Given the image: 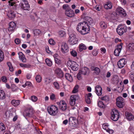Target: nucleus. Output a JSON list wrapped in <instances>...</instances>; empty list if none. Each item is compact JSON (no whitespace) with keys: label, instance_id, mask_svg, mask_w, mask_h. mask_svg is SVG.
I'll return each instance as SVG.
<instances>
[{"label":"nucleus","instance_id":"21","mask_svg":"<svg viewBox=\"0 0 134 134\" xmlns=\"http://www.w3.org/2000/svg\"><path fill=\"white\" fill-rule=\"evenodd\" d=\"M55 73L58 78H61L64 75L63 72L62 70L59 68L57 69L56 70Z\"/></svg>","mask_w":134,"mask_h":134},{"label":"nucleus","instance_id":"49","mask_svg":"<svg viewBox=\"0 0 134 134\" xmlns=\"http://www.w3.org/2000/svg\"><path fill=\"white\" fill-rule=\"evenodd\" d=\"M70 53L72 55L75 57L77 55V53L74 50H72L70 52Z\"/></svg>","mask_w":134,"mask_h":134},{"label":"nucleus","instance_id":"7","mask_svg":"<svg viewBox=\"0 0 134 134\" xmlns=\"http://www.w3.org/2000/svg\"><path fill=\"white\" fill-rule=\"evenodd\" d=\"M67 65L70 67L74 71H76L78 70V65L77 63L73 61H68L67 63Z\"/></svg>","mask_w":134,"mask_h":134},{"label":"nucleus","instance_id":"9","mask_svg":"<svg viewBox=\"0 0 134 134\" xmlns=\"http://www.w3.org/2000/svg\"><path fill=\"white\" fill-rule=\"evenodd\" d=\"M57 104L59 105V108L63 111L65 110L67 108L66 104L64 100H61L60 102H57Z\"/></svg>","mask_w":134,"mask_h":134},{"label":"nucleus","instance_id":"16","mask_svg":"<svg viewBox=\"0 0 134 134\" xmlns=\"http://www.w3.org/2000/svg\"><path fill=\"white\" fill-rule=\"evenodd\" d=\"M126 59L122 58L120 59L118 63V65L120 68H122L124 67L126 63Z\"/></svg>","mask_w":134,"mask_h":134},{"label":"nucleus","instance_id":"35","mask_svg":"<svg viewBox=\"0 0 134 134\" xmlns=\"http://www.w3.org/2000/svg\"><path fill=\"white\" fill-rule=\"evenodd\" d=\"M20 66L21 67L28 68L30 67V65L29 64H25L24 63H20Z\"/></svg>","mask_w":134,"mask_h":134},{"label":"nucleus","instance_id":"10","mask_svg":"<svg viewBox=\"0 0 134 134\" xmlns=\"http://www.w3.org/2000/svg\"><path fill=\"white\" fill-rule=\"evenodd\" d=\"M116 105L119 108H122L124 105V99L121 97H118L116 99Z\"/></svg>","mask_w":134,"mask_h":134},{"label":"nucleus","instance_id":"56","mask_svg":"<svg viewBox=\"0 0 134 134\" xmlns=\"http://www.w3.org/2000/svg\"><path fill=\"white\" fill-rule=\"evenodd\" d=\"M55 62L57 64H59L60 63V61L57 58H55Z\"/></svg>","mask_w":134,"mask_h":134},{"label":"nucleus","instance_id":"23","mask_svg":"<svg viewBox=\"0 0 134 134\" xmlns=\"http://www.w3.org/2000/svg\"><path fill=\"white\" fill-rule=\"evenodd\" d=\"M19 58L20 59L23 63H25L26 61V59L25 55L21 52H19L18 53Z\"/></svg>","mask_w":134,"mask_h":134},{"label":"nucleus","instance_id":"17","mask_svg":"<svg viewBox=\"0 0 134 134\" xmlns=\"http://www.w3.org/2000/svg\"><path fill=\"white\" fill-rule=\"evenodd\" d=\"M65 14L67 16L69 17H72L74 15V11L72 10L70 8H69L66 10Z\"/></svg>","mask_w":134,"mask_h":134},{"label":"nucleus","instance_id":"26","mask_svg":"<svg viewBox=\"0 0 134 134\" xmlns=\"http://www.w3.org/2000/svg\"><path fill=\"white\" fill-rule=\"evenodd\" d=\"M7 15L9 18L10 19L14 18L15 17V14L13 10L9 11Z\"/></svg>","mask_w":134,"mask_h":134},{"label":"nucleus","instance_id":"4","mask_svg":"<svg viewBox=\"0 0 134 134\" xmlns=\"http://www.w3.org/2000/svg\"><path fill=\"white\" fill-rule=\"evenodd\" d=\"M111 114V118L112 120L115 121L118 120L119 117V114L118 110L115 109H113Z\"/></svg>","mask_w":134,"mask_h":134},{"label":"nucleus","instance_id":"12","mask_svg":"<svg viewBox=\"0 0 134 134\" xmlns=\"http://www.w3.org/2000/svg\"><path fill=\"white\" fill-rule=\"evenodd\" d=\"M123 44V43H121L120 44H118L117 46V48L115 50L114 52V54L115 56H118L119 55L121 50L122 49Z\"/></svg>","mask_w":134,"mask_h":134},{"label":"nucleus","instance_id":"5","mask_svg":"<svg viewBox=\"0 0 134 134\" xmlns=\"http://www.w3.org/2000/svg\"><path fill=\"white\" fill-rule=\"evenodd\" d=\"M49 113L52 115H55L58 111V108L55 106L52 105L48 108Z\"/></svg>","mask_w":134,"mask_h":134},{"label":"nucleus","instance_id":"39","mask_svg":"<svg viewBox=\"0 0 134 134\" xmlns=\"http://www.w3.org/2000/svg\"><path fill=\"white\" fill-rule=\"evenodd\" d=\"M58 34L60 37H64L65 36V32L63 30L60 31H59Z\"/></svg>","mask_w":134,"mask_h":134},{"label":"nucleus","instance_id":"59","mask_svg":"<svg viewBox=\"0 0 134 134\" xmlns=\"http://www.w3.org/2000/svg\"><path fill=\"white\" fill-rule=\"evenodd\" d=\"M8 2L9 3V5L11 6H13L14 5V6L15 7V3L14 2H11L10 1H9Z\"/></svg>","mask_w":134,"mask_h":134},{"label":"nucleus","instance_id":"51","mask_svg":"<svg viewBox=\"0 0 134 134\" xmlns=\"http://www.w3.org/2000/svg\"><path fill=\"white\" fill-rule=\"evenodd\" d=\"M1 80L3 82L5 83L6 82L7 80V77L4 76H3L2 77Z\"/></svg>","mask_w":134,"mask_h":134},{"label":"nucleus","instance_id":"53","mask_svg":"<svg viewBox=\"0 0 134 134\" xmlns=\"http://www.w3.org/2000/svg\"><path fill=\"white\" fill-rule=\"evenodd\" d=\"M92 54L94 56H96L98 54V51L96 49H94L92 52Z\"/></svg>","mask_w":134,"mask_h":134},{"label":"nucleus","instance_id":"34","mask_svg":"<svg viewBox=\"0 0 134 134\" xmlns=\"http://www.w3.org/2000/svg\"><path fill=\"white\" fill-rule=\"evenodd\" d=\"M78 85H76L74 87L72 91V92L73 93H76L78 91V89L79 88Z\"/></svg>","mask_w":134,"mask_h":134},{"label":"nucleus","instance_id":"63","mask_svg":"<svg viewBox=\"0 0 134 134\" xmlns=\"http://www.w3.org/2000/svg\"><path fill=\"white\" fill-rule=\"evenodd\" d=\"M120 1L122 4H125L126 3V1L125 0H120Z\"/></svg>","mask_w":134,"mask_h":134},{"label":"nucleus","instance_id":"58","mask_svg":"<svg viewBox=\"0 0 134 134\" xmlns=\"http://www.w3.org/2000/svg\"><path fill=\"white\" fill-rule=\"evenodd\" d=\"M101 51V53H105L106 52V50L105 48H102L100 49Z\"/></svg>","mask_w":134,"mask_h":134},{"label":"nucleus","instance_id":"44","mask_svg":"<svg viewBox=\"0 0 134 134\" xmlns=\"http://www.w3.org/2000/svg\"><path fill=\"white\" fill-rule=\"evenodd\" d=\"M4 55L2 51L0 50V62L2 61L4 59Z\"/></svg>","mask_w":134,"mask_h":134},{"label":"nucleus","instance_id":"6","mask_svg":"<svg viewBox=\"0 0 134 134\" xmlns=\"http://www.w3.org/2000/svg\"><path fill=\"white\" fill-rule=\"evenodd\" d=\"M20 5L21 8L23 10H30V5L28 3L27 1L26 0H23L20 3Z\"/></svg>","mask_w":134,"mask_h":134},{"label":"nucleus","instance_id":"13","mask_svg":"<svg viewBox=\"0 0 134 134\" xmlns=\"http://www.w3.org/2000/svg\"><path fill=\"white\" fill-rule=\"evenodd\" d=\"M62 52L64 54L67 53L69 51V48L67 44L65 42L63 43L61 47Z\"/></svg>","mask_w":134,"mask_h":134},{"label":"nucleus","instance_id":"37","mask_svg":"<svg viewBox=\"0 0 134 134\" xmlns=\"http://www.w3.org/2000/svg\"><path fill=\"white\" fill-rule=\"evenodd\" d=\"M97 105L99 107L101 108H104L105 107V105L103 104V103L100 100L98 101Z\"/></svg>","mask_w":134,"mask_h":134},{"label":"nucleus","instance_id":"15","mask_svg":"<svg viewBox=\"0 0 134 134\" xmlns=\"http://www.w3.org/2000/svg\"><path fill=\"white\" fill-rule=\"evenodd\" d=\"M32 110L31 109H27L24 112L23 115L25 117H30L32 116Z\"/></svg>","mask_w":134,"mask_h":134},{"label":"nucleus","instance_id":"32","mask_svg":"<svg viewBox=\"0 0 134 134\" xmlns=\"http://www.w3.org/2000/svg\"><path fill=\"white\" fill-rule=\"evenodd\" d=\"M127 47L129 49L132 50L134 49V43L133 42H130L129 43H127Z\"/></svg>","mask_w":134,"mask_h":134},{"label":"nucleus","instance_id":"46","mask_svg":"<svg viewBox=\"0 0 134 134\" xmlns=\"http://www.w3.org/2000/svg\"><path fill=\"white\" fill-rule=\"evenodd\" d=\"M52 81V80L50 78H46L45 79V83L46 84H48Z\"/></svg>","mask_w":134,"mask_h":134},{"label":"nucleus","instance_id":"60","mask_svg":"<svg viewBox=\"0 0 134 134\" xmlns=\"http://www.w3.org/2000/svg\"><path fill=\"white\" fill-rule=\"evenodd\" d=\"M123 89V88H122V87H119L118 88L117 90L119 92H121L122 91Z\"/></svg>","mask_w":134,"mask_h":134},{"label":"nucleus","instance_id":"30","mask_svg":"<svg viewBox=\"0 0 134 134\" xmlns=\"http://www.w3.org/2000/svg\"><path fill=\"white\" fill-rule=\"evenodd\" d=\"M107 24L104 21H101L100 23V26L102 29H105L107 27Z\"/></svg>","mask_w":134,"mask_h":134},{"label":"nucleus","instance_id":"27","mask_svg":"<svg viewBox=\"0 0 134 134\" xmlns=\"http://www.w3.org/2000/svg\"><path fill=\"white\" fill-rule=\"evenodd\" d=\"M91 69L92 71H94V73L97 75H98L100 72V69L97 67H92L91 68Z\"/></svg>","mask_w":134,"mask_h":134},{"label":"nucleus","instance_id":"22","mask_svg":"<svg viewBox=\"0 0 134 134\" xmlns=\"http://www.w3.org/2000/svg\"><path fill=\"white\" fill-rule=\"evenodd\" d=\"M75 37V36L73 34L69 35L68 41L69 42H75L78 41Z\"/></svg>","mask_w":134,"mask_h":134},{"label":"nucleus","instance_id":"20","mask_svg":"<svg viewBox=\"0 0 134 134\" xmlns=\"http://www.w3.org/2000/svg\"><path fill=\"white\" fill-rule=\"evenodd\" d=\"M8 30L9 31H13L16 27V25L13 21L11 22L9 24Z\"/></svg>","mask_w":134,"mask_h":134},{"label":"nucleus","instance_id":"41","mask_svg":"<svg viewBox=\"0 0 134 134\" xmlns=\"http://www.w3.org/2000/svg\"><path fill=\"white\" fill-rule=\"evenodd\" d=\"M34 35L37 36L39 35L41 32V31L39 29H35L33 31Z\"/></svg>","mask_w":134,"mask_h":134},{"label":"nucleus","instance_id":"25","mask_svg":"<svg viewBox=\"0 0 134 134\" xmlns=\"http://www.w3.org/2000/svg\"><path fill=\"white\" fill-rule=\"evenodd\" d=\"M104 6L105 9H111L112 7V3L110 1H108L104 4Z\"/></svg>","mask_w":134,"mask_h":134},{"label":"nucleus","instance_id":"43","mask_svg":"<svg viewBox=\"0 0 134 134\" xmlns=\"http://www.w3.org/2000/svg\"><path fill=\"white\" fill-rule=\"evenodd\" d=\"M53 85L55 88L57 90H59L60 88V86L58 83L57 82L53 83Z\"/></svg>","mask_w":134,"mask_h":134},{"label":"nucleus","instance_id":"50","mask_svg":"<svg viewBox=\"0 0 134 134\" xmlns=\"http://www.w3.org/2000/svg\"><path fill=\"white\" fill-rule=\"evenodd\" d=\"M113 79L114 81L117 82L119 79V77L117 75H115L113 76Z\"/></svg>","mask_w":134,"mask_h":134},{"label":"nucleus","instance_id":"55","mask_svg":"<svg viewBox=\"0 0 134 134\" xmlns=\"http://www.w3.org/2000/svg\"><path fill=\"white\" fill-rule=\"evenodd\" d=\"M69 8H70L68 5V4H64L63 6V8L64 9H67Z\"/></svg>","mask_w":134,"mask_h":134},{"label":"nucleus","instance_id":"28","mask_svg":"<svg viewBox=\"0 0 134 134\" xmlns=\"http://www.w3.org/2000/svg\"><path fill=\"white\" fill-rule=\"evenodd\" d=\"M11 103L12 105L16 107L19 105L20 103V101L18 100L13 99L12 100Z\"/></svg>","mask_w":134,"mask_h":134},{"label":"nucleus","instance_id":"11","mask_svg":"<svg viewBox=\"0 0 134 134\" xmlns=\"http://www.w3.org/2000/svg\"><path fill=\"white\" fill-rule=\"evenodd\" d=\"M69 122L70 124L72 125L73 126L75 125L77 123L78 124L81 123V121H79V118L77 120L76 118L73 117H71L69 118Z\"/></svg>","mask_w":134,"mask_h":134},{"label":"nucleus","instance_id":"61","mask_svg":"<svg viewBox=\"0 0 134 134\" xmlns=\"http://www.w3.org/2000/svg\"><path fill=\"white\" fill-rule=\"evenodd\" d=\"M92 94L91 93H89L86 94L85 97H88V98H90L92 96Z\"/></svg>","mask_w":134,"mask_h":134},{"label":"nucleus","instance_id":"8","mask_svg":"<svg viewBox=\"0 0 134 134\" xmlns=\"http://www.w3.org/2000/svg\"><path fill=\"white\" fill-rule=\"evenodd\" d=\"M79 98V96L77 95H72L70 98L69 103L71 106H74L75 104L76 101Z\"/></svg>","mask_w":134,"mask_h":134},{"label":"nucleus","instance_id":"62","mask_svg":"<svg viewBox=\"0 0 134 134\" xmlns=\"http://www.w3.org/2000/svg\"><path fill=\"white\" fill-rule=\"evenodd\" d=\"M46 52L48 53H51V51L49 50V48L48 47L46 48Z\"/></svg>","mask_w":134,"mask_h":134},{"label":"nucleus","instance_id":"24","mask_svg":"<svg viewBox=\"0 0 134 134\" xmlns=\"http://www.w3.org/2000/svg\"><path fill=\"white\" fill-rule=\"evenodd\" d=\"M125 115L127 119L129 121L132 120L134 119V116L131 113L126 112L125 113Z\"/></svg>","mask_w":134,"mask_h":134},{"label":"nucleus","instance_id":"54","mask_svg":"<svg viewBox=\"0 0 134 134\" xmlns=\"http://www.w3.org/2000/svg\"><path fill=\"white\" fill-rule=\"evenodd\" d=\"M85 100L86 102L88 104H90L91 102V99L90 98L86 97Z\"/></svg>","mask_w":134,"mask_h":134},{"label":"nucleus","instance_id":"2","mask_svg":"<svg viewBox=\"0 0 134 134\" xmlns=\"http://www.w3.org/2000/svg\"><path fill=\"white\" fill-rule=\"evenodd\" d=\"M89 70L87 67L83 68L81 70L79 71L77 75V77L79 80L81 79L82 78V75H87L89 72Z\"/></svg>","mask_w":134,"mask_h":134},{"label":"nucleus","instance_id":"47","mask_svg":"<svg viewBox=\"0 0 134 134\" xmlns=\"http://www.w3.org/2000/svg\"><path fill=\"white\" fill-rule=\"evenodd\" d=\"M5 129V128L4 124L2 123H0V130L3 131Z\"/></svg>","mask_w":134,"mask_h":134},{"label":"nucleus","instance_id":"40","mask_svg":"<svg viewBox=\"0 0 134 134\" xmlns=\"http://www.w3.org/2000/svg\"><path fill=\"white\" fill-rule=\"evenodd\" d=\"M45 62L47 65L49 66L52 65V63L51 61L48 58H46L45 60Z\"/></svg>","mask_w":134,"mask_h":134},{"label":"nucleus","instance_id":"52","mask_svg":"<svg viewBox=\"0 0 134 134\" xmlns=\"http://www.w3.org/2000/svg\"><path fill=\"white\" fill-rule=\"evenodd\" d=\"M55 95L54 94H52L50 96V99L52 100H54L55 99Z\"/></svg>","mask_w":134,"mask_h":134},{"label":"nucleus","instance_id":"64","mask_svg":"<svg viewBox=\"0 0 134 134\" xmlns=\"http://www.w3.org/2000/svg\"><path fill=\"white\" fill-rule=\"evenodd\" d=\"M131 68L132 69L134 70V61L132 62V64L131 66Z\"/></svg>","mask_w":134,"mask_h":134},{"label":"nucleus","instance_id":"48","mask_svg":"<svg viewBox=\"0 0 134 134\" xmlns=\"http://www.w3.org/2000/svg\"><path fill=\"white\" fill-rule=\"evenodd\" d=\"M30 99L33 102H36L37 100V97L35 96H31V97Z\"/></svg>","mask_w":134,"mask_h":134},{"label":"nucleus","instance_id":"1","mask_svg":"<svg viewBox=\"0 0 134 134\" xmlns=\"http://www.w3.org/2000/svg\"><path fill=\"white\" fill-rule=\"evenodd\" d=\"M84 19L87 22L84 21L79 23L77 27V31L82 35L88 33L90 30V27L87 22L90 25L93 21L92 18L87 16H85Z\"/></svg>","mask_w":134,"mask_h":134},{"label":"nucleus","instance_id":"19","mask_svg":"<svg viewBox=\"0 0 134 134\" xmlns=\"http://www.w3.org/2000/svg\"><path fill=\"white\" fill-rule=\"evenodd\" d=\"M95 92L98 96H101L102 95V88L100 86L97 85L95 87Z\"/></svg>","mask_w":134,"mask_h":134},{"label":"nucleus","instance_id":"42","mask_svg":"<svg viewBox=\"0 0 134 134\" xmlns=\"http://www.w3.org/2000/svg\"><path fill=\"white\" fill-rule=\"evenodd\" d=\"M129 79L130 80L134 82V73H131L130 74Z\"/></svg>","mask_w":134,"mask_h":134},{"label":"nucleus","instance_id":"36","mask_svg":"<svg viewBox=\"0 0 134 134\" xmlns=\"http://www.w3.org/2000/svg\"><path fill=\"white\" fill-rule=\"evenodd\" d=\"M100 99L101 100L105 101L106 102H108L109 100L108 97L107 96H104L100 98Z\"/></svg>","mask_w":134,"mask_h":134},{"label":"nucleus","instance_id":"45","mask_svg":"<svg viewBox=\"0 0 134 134\" xmlns=\"http://www.w3.org/2000/svg\"><path fill=\"white\" fill-rule=\"evenodd\" d=\"M36 79L37 82L39 83L41 80V77L40 75H37L36 77Z\"/></svg>","mask_w":134,"mask_h":134},{"label":"nucleus","instance_id":"3","mask_svg":"<svg viewBox=\"0 0 134 134\" xmlns=\"http://www.w3.org/2000/svg\"><path fill=\"white\" fill-rule=\"evenodd\" d=\"M127 30V27L124 25H120L116 29V31L120 35H122L124 33L126 32Z\"/></svg>","mask_w":134,"mask_h":134},{"label":"nucleus","instance_id":"29","mask_svg":"<svg viewBox=\"0 0 134 134\" xmlns=\"http://www.w3.org/2000/svg\"><path fill=\"white\" fill-rule=\"evenodd\" d=\"M65 77L66 79L70 82H72L73 79L72 76L68 73H66L65 74Z\"/></svg>","mask_w":134,"mask_h":134},{"label":"nucleus","instance_id":"14","mask_svg":"<svg viewBox=\"0 0 134 134\" xmlns=\"http://www.w3.org/2000/svg\"><path fill=\"white\" fill-rule=\"evenodd\" d=\"M116 12L120 15L124 17L126 15L125 10L120 7H119L117 8L116 9Z\"/></svg>","mask_w":134,"mask_h":134},{"label":"nucleus","instance_id":"33","mask_svg":"<svg viewBox=\"0 0 134 134\" xmlns=\"http://www.w3.org/2000/svg\"><path fill=\"white\" fill-rule=\"evenodd\" d=\"M79 51L82 52L83 50H85L86 49V46L83 44L81 43L79 46Z\"/></svg>","mask_w":134,"mask_h":134},{"label":"nucleus","instance_id":"38","mask_svg":"<svg viewBox=\"0 0 134 134\" xmlns=\"http://www.w3.org/2000/svg\"><path fill=\"white\" fill-rule=\"evenodd\" d=\"M7 64L9 67V69L10 71L11 72L13 71V68L11 63L10 62H7Z\"/></svg>","mask_w":134,"mask_h":134},{"label":"nucleus","instance_id":"18","mask_svg":"<svg viewBox=\"0 0 134 134\" xmlns=\"http://www.w3.org/2000/svg\"><path fill=\"white\" fill-rule=\"evenodd\" d=\"M109 125L105 123L103 124L102 128L108 132L110 134H112L114 132V131L112 129H110L109 128Z\"/></svg>","mask_w":134,"mask_h":134},{"label":"nucleus","instance_id":"31","mask_svg":"<svg viewBox=\"0 0 134 134\" xmlns=\"http://www.w3.org/2000/svg\"><path fill=\"white\" fill-rule=\"evenodd\" d=\"M6 96L4 92L2 90H0V99L4 100Z\"/></svg>","mask_w":134,"mask_h":134},{"label":"nucleus","instance_id":"57","mask_svg":"<svg viewBox=\"0 0 134 134\" xmlns=\"http://www.w3.org/2000/svg\"><path fill=\"white\" fill-rule=\"evenodd\" d=\"M32 74L31 73H27L26 75V77L27 79H30L31 78Z\"/></svg>","mask_w":134,"mask_h":134}]
</instances>
